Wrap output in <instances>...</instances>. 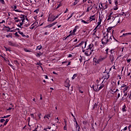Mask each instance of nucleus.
Wrapping results in <instances>:
<instances>
[{"mask_svg": "<svg viewBox=\"0 0 131 131\" xmlns=\"http://www.w3.org/2000/svg\"><path fill=\"white\" fill-rule=\"evenodd\" d=\"M42 47H41V45H40L38 47H37L36 49V51H37V50H38L39 51H40V50H41V48Z\"/></svg>", "mask_w": 131, "mask_h": 131, "instance_id": "obj_23", "label": "nucleus"}, {"mask_svg": "<svg viewBox=\"0 0 131 131\" xmlns=\"http://www.w3.org/2000/svg\"><path fill=\"white\" fill-rule=\"evenodd\" d=\"M107 41H106V36H104L101 40V43L104 46H106Z\"/></svg>", "mask_w": 131, "mask_h": 131, "instance_id": "obj_5", "label": "nucleus"}, {"mask_svg": "<svg viewBox=\"0 0 131 131\" xmlns=\"http://www.w3.org/2000/svg\"><path fill=\"white\" fill-rule=\"evenodd\" d=\"M83 43H84V41H82L80 43H79V46L80 47H81V46H82V45H83Z\"/></svg>", "mask_w": 131, "mask_h": 131, "instance_id": "obj_48", "label": "nucleus"}, {"mask_svg": "<svg viewBox=\"0 0 131 131\" xmlns=\"http://www.w3.org/2000/svg\"><path fill=\"white\" fill-rule=\"evenodd\" d=\"M57 23H58V22L55 21L52 24L47 25L46 27H48V28H51V27H53V26H54V25H56V24H57Z\"/></svg>", "mask_w": 131, "mask_h": 131, "instance_id": "obj_9", "label": "nucleus"}, {"mask_svg": "<svg viewBox=\"0 0 131 131\" xmlns=\"http://www.w3.org/2000/svg\"><path fill=\"white\" fill-rule=\"evenodd\" d=\"M125 87H126V85L124 84L121 86V89H123V88H124Z\"/></svg>", "mask_w": 131, "mask_h": 131, "instance_id": "obj_52", "label": "nucleus"}, {"mask_svg": "<svg viewBox=\"0 0 131 131\" xmlns=\"http://www.w3.org/2000/svg\"><path fill=\"white\" fill-rule=\"evenodd\" d=\"M65 86L66 88H68V89H69V88L70 87V84H69V83H65Z\"/></svg>", "mask_w": 131, "mask_h": 131, "instance_id": "obj_27", "label": "nucleus"}, {"mask_svg": "<svg viewBox=\"0 0 131 131\" xmlns=\"http://www.w3.org/2000/svg\"><path fill=\"white\" fill-rule=\"evenodd\" d=\"M4 121H6V120H5V119H1L0 120V122H1L2 123H3Z\"/></svg>", "mask_w": 131, "mask_h": 131, "instance_id": "obj_50", "label": "nucleus"}, {"mask_svg": "<svg viewBox=\"0 0 131 131\" xmlns=\"http://www.w3.org/2000/svg\"><path fill=\"white\" fill-rule=\"evenodd\" d=\"M84 55H85V56H87V57H89V56H91V54H90V53H88V51L85 52Z\"/></svg>", "mask_w": 131, "mask_h": 131, "instance_id": "obj_37", "label": "nucleus"}, {"mask_svg": "<svg viewBox=\"0 0 131 131\" xmlns=\"http://www.w3.org/2000/svg\"><path fill=\"white\" fill-rule=\"evenodd\" d=\"M36 65H38L40 67V68L42 69V67L41 66V65H42V63H40V62H36Z\"/></svg>", "mask_w": 131, "mask_h": 131, "instance_id": "obj_26", "label": "nucleus"}, {"mask_svg": "<svg viewBox=\"0 0 131 131\" xmlns=\"http://www.w3.org/2000/svg\"><path fill=\"white\" fill-rule=\"evenodd\" d=\"M38 12H39V8H38L34 11V12L36 13V14H38Z\"/></svg>", "mask_w": 131, "mask_h": 131, "instance_id": "obj_35", "label": "nucleus"}, {"mask_svg": "<svg viewBox=\"0 0 131 131\" xmlns=\"http://www.w3.org/2000/svg\"><path fill=\"white\" fill-rule=\"evenodd\" d=\"M18 33H19V34H20V35L22 36L23 37H25V36H26V35L24 34L23 32H21V31H18Z\"/></svg>", "mask_w": 131, "mask_h": 131, "instance_id": "obj_17", "label": "nucleus"}, {"mask_svg": "<svg viewBox=\"0 0 131 131\" xmlns=\"http://www.w3.org/2000/svg\"><path fill=\"white\" fill-rule=\"evenodd\" d=\"M0 3L2 5H6V2H5V0H0Z\"/></svg>", "mask_w": 131, "mask_h": 131, "instance_id": "obj_33", "label": "nucleus"}, {"mask_svg": "<svg viewBox=\"0 0 131 131\" xmlns=\"http://www.w3.org/2000/svg\"><path fill=\"white\" fill-rule=\"evenodd\" d=\"M114 3L116 7H117L118 6V0H114Z\"/></svg>", "mask_w": 131, "mask_h": 131, "instance_id": "obj_31", "label": "nucleus"}, {"mask_svg": "<svg viewBox=\"0 0 131 131\" xmlns=\"http://www.w3.org/2000/svg\"><path fill=\"white\" fill-rule=\"evenodd\" d=\"M131 61V59H127V63H129Z\"/></svg>", "mask_w": 131, "mask_h": 131, "instance_id": "obj_64", "label": "nucleus"}, {"mask_svg": "<svg viewBox=\"0 0 131 131\" xmlns=\"http://www.w3.org/2000/svg\"><path fill=\"white\" fill-rule=\"evenodd\" d=\"M58 3H59V4H58V5L57 6L56 9H59L60 8V7H62V1L60 2H58Z\"/></svg>", "mask_w": 131, "mask_h": 131, "instance_id": "obj_21", "label": "nucleus"}, {"mask_svg": "<svg viewBox=\"0 0 131 131\" xmlns=\"http://www.w3.org/2000/svg\"><path fill=\"white\" fill-rule=\"evenodd\" d=\"M111 40H112V36H110V38H108V37H107V38H106V41L107 45H110L111 43H112V42H111Z\"/></svg>", "mask_w": 131, "mask_h": 131, "instance_id": "obj_4", "label": "nucleus"}, {"mask_svg": "<svg viewBox=\"0 0 131 131\" xmlns=\"http://www.w3.org/2000/svg\"><path fill=\"white\" fill-rule=\"evenodd\" d=\"M35 55L36 56V57H37V58H39V57H40V54L38 53H35Z\"/></svg>", "mask_w": 131, "mask_h": 131, "instance_id": "obj_24", "label": "nucleus"}, {"mask_svg": "<svg viewBox=\"0 0 131 131\" xmlns=\"http://www.w3.org/2000/svg\"><path fill=\"white\" fill-rule=\"evenodd\" d=\"M94 47V44H90L88 48L87 49H88L89 51L91 50L92 51V50H93V48Z\"/></svg>", "mask_w": 131, "mask_h": 131, "instance_id": "obj_11", "label": "nucleus"}, {"mask_svg": "<svg viewBox=\"0 0 131 131\" xmlns=\"http://www.w3.org/2000/svg\"><path fill=\"white\" fill-rule=\"evenodd\" d=\"M27 120H28V122L29 124V122H30V117H28L27 119Z\"/></svg>", "mask_w": 131, "mask_h": 131, "instance_id": "obj_57", "label": "nucleus"}, {"mask_svg": "<svg viewBox=\"0 0 131 131\" xmlns=\"http://www.w3.org/2000/svg\"><path fill=\"white\" fill-rule=\"evenodd\" d=\"M81 22L82 23H84V24H89V23L85 21V20H83V19H81Z\"/></svg>", "mask_w": 131, "mask_h": 131, "instance_id": "obj_41", "label": "nucleus"}, {"mask_svg": "<svg viewBox=\"0 0 131 131\" xmlns=\"http://www.w3.org/2000/svg\"><path fill=\"white\" fill-rule=\"evenodd\" d=\"M71 32H72V31H70V34H69L68 36H67V38H68V37H70V36H71V35H71V33H72Z\"/></svg>", "mask_w": 131, "mask_h": 131, "instance_id": "obj_49", "label": "nucleus"}, {"mask_svg": "<svg viewBox=\"0 0 131 131\" xmlns=\"http://www.w3.org/2000/svg\"><path fill=\"white\" fill-rule=\"evenodd\" d=\"M89 19L90 22H92V21H95V20H96V15H91Z\"/></svg>", "mask_w": 131, "mask_h": 131, "instance_id": "obj_7", "label": "nucleus"}, {"mask_svg": "<svg viewBox=\"0 0 131 131\" xmlns=\"http://www.w3.org/2000/svg\"><path fill=\"white\" fill-rule=\"evenodd\" d=\"M91 7H92V5L86 9V12H90V8H91Z\"/></svg>", "mask_w": 131, "mask_h": 131, "instance_id": "obj_51", "label": "nucleus"}, {"mask_svg": "<svg viewBox=\"0 0 131 131\" xmlns=\"http://www.w3.org/2000/svg\"><path fill=\"white\" fill-rule=\"evenodd\" d=\"M37 116H38V119H40V118H41V117H40V116H41V113H39L38 115H37Z\"/></svg>", "mask_w": 131, "mask_h": 131, "instance_id": "obj_44", "label": "nucleus"}, {"mask_svg": "<svg viewBox=\"0 0 131 131\" xmlns=\"http://www.w3.org/2000/svg\"><path fill=\"white\" fill-rule=\"evenodd\" d=\"M79 47H80V45H76L74 48H79Z\"/></svg>", "mask_w": 131, "mask_h": 131, "instance_id": "obj_63", "label": "nucleus"}, {"mask_svg": "<svg viewBox=\"0 0 131 131\" xmlns=\"http://www.w3.org/2000/svg\"><path fill=\"white\" fill-rule=\"evenodd\" d=\"M9 120H10V119H7L6 120L4 124V125H5V126L7 125V124H8V122H9Z\"/></svg>", "mask_w": 131, "mask_h": 131, "instance_id": "obj_28", "label": "nucleus"}, {"mask_svg": "<svg viewBox=\"0 0 131 131\" xmlns=\"http://www.w3.org/2000/svg\"><path fill=\"white\" fill-rule=\"evenodd\" d=\"M84 49H85V48H86V41H84Z\"/></svg>", "mask_w": 131, "mask_h": 131, "instance_id": "obj_59", "label": "nucleus"}, {"mask_svg": "<svg viewBox=\"0 0 131 131\" xmlns=\"http://www.w3.org/2000/svg\"><path fill=\"white\" fill-rule=\"evenodd\" d=\"M79 28V26H76L74 29V30H73L72 32H71V35H76V34H75V33L76 32V31H77V29H78Z\"/></svg>", "mask_w": 131, "mask_h": 131, "instance_id": "obj_3", "label": "nucleus"}, {"mask_svg": "<svg viewBox=\"0 0 131 131\" xmlns=\"http://www.w3.org/2000/svg\"><path fill=\"white\" fill-rule=\"evenodd\" d=\"M30 116H31L32 118H33V119H34V114H31Z\"/></svg>", "mask_w": 131, "mask_h": 131, "instance_id": "obj_54", "label": "nucleus"}, {"mask_svg": "<svg viewBox=\"0 0 131 131\" xmlns=\"http://www.w3.org/2000/svg\"><path fill=\"white\" fill-rule=\"evenodd\" d=\"M74 14V13H73L71 14V16L70 17H69L66 20L67 21H68V20H69L70 19H71V18H72V16H73V15Z\"/></svg>", "mask_w": 131, "mask_h": 131, "instance_id": "obj_32", "label": "nucleus"}, {"mask_svg": "<svg viewBox=\"0 0 131 131\" xmlns=\"http://www.w3.org/2000/svg\"><path fill=\"white\" fill-rule=\"evenodd\" d=\"M14 35H15V37H20V35L18 34V32H15Z\"/></svg>", "mask_w": 131, "mask_h": 131, "instance_id": "obj_34", "label": "nucleus"}, {"mask_svg": "<svg viewBox=\"0 0 131 131\" xmlns=\"http://www.w3.org/2000/svg\"><path fill=\"white\" fill-rule=\"evenodd\" d=\"M110 59L111 60L112 62H113V61H114V60H115L114 56H113V55H111Z\"/></svg>", "mask_w": 131, "mask_h": 131, "instance_id": "obj_30", "label": "nucleus"}, {"mask_svg": "<svg viewBox=\"0 0 131 131\" xmlns=\"http://www.w3.org/2000/svg\"><path fill=\"white\" fill-rule=\"evenodd\" d=\"M126 109H127V107H126V105L124 104L122 108V112H126Z\"/></svg>", "mask_w": 131, "mask_h": 131, "instance_id": "obj_12", "label": "nucleus"}, {"mask_svg": "<svg viewBox=\"0 0 131 131\" xmlns=\"http://www.w3.org/2000/svg\"><path fill=\"white\" fill-rule=\"evenodd\" d=\"M38 127H39V126L37 125V127L35 128V129L33 130L32 131H39V130H38Z\"/></svg>", "mask_w": 131, "mask_h": 131, "instance_id": "obj_40", "label": "nucleus"}, {"mask_svg": "<svg viewBox=\"0 0 131 131\" xmlns=\"http://www.w3.org/2000/svg\"><path fill=\"white\" fill-rule=\"evenodd\" d=\"M110 77V75H109V73H107L106 75L105 76V79H109Z\"/></svg>", "mask_w": 131, "mask_h": 131, "instance_id": "obj_22", "label": "nucleus"}, {"mask_svg": "<svg viewBox=\"0 0 131 131\" xmlns=\"http://www.w3.org/2000/svg\"><path fill=\"white\" fill-rule=\"evenodd\" d=\"M97 27H95V28L93 30L94 33H93V35H96V32H97Z\"/></svg>", "mask_w": 131, "mask_h": 131, "instance_id": "obj_29", "label": "nucleus"}, {"mask_svg": "<svg viewBox=\"0 0 131 131\" xmlns=\"http://www.w3.org/2000/svg\"><path fill=\"white\" fill-rule=\"evenodd\" d=\"M127 35H131V33H123V35L122 36H121V37L127 36Z\"/></svg>", "mask_w": 131, "mask_h": 131, "instance_id": "obj_15", "label": "nucleus"}, {"mask_svg": "<svg viewBox=\"0 0 131 131\" xmlns=\"http://www.w3.org/2000/svg\"><path fill=\"white\" fill-rule=\"evenodd\" d=\"M127 130V126H126V127H125L124 128H123V130Z\"/></svg>", "mask_w": 131, "mask_h": 131, "instance_id": "obj_61", "label": "nucleus"}, {"mask_svg": "<svg viewBox=\"0 0 131 131\" xmlns=\"http://www.w3.org/2000/svg\"><path fill=\"white\" fill-rule=\"evenodd\" d=\"M100 25H101V22L98 21V22L97 23V26H96V28H98V26H100Z\"/></svg>", "mask_w": 131, "mask_h": 131, "instance_id": "obj_47", "label": "nucleus"}, {"mask_svg": "<svg viewBox=\"0 0 131 131\" xmlns=\"http://www.w3.org/2000/svg\"><path fill=\"white\" fill-rule=\"evenodd\" d=\"M27 16H25L23 14H21L20 16V18L21 19L20 20V21H23V22H25V18H27Z\"/></svg>", "mask_w": 131, "mask_h": 131, "instance_id": "obj_10", "label": "nucleus"}, {"mask_svg": "<svg viewBox=\"0 0 131 131\" xmlns=\"http://www.w3.org/2000/svg\"><path fill=\"white\" fill-rule=\"evenodd\" d=\"M108 8V5H107V4H106L105 5V6H104L103 7V10H106V9H107Z\"/></svg>", "mask_w": 131, "mask_h": 131, "instance_id": "obj_42", "label": "nucleus"}, {"mask_svg": "<svg viewBox=\"0 0 131 131\" xmlns=\"http://www.w3.org/2000/svg\"><path fill=\"white\" fill-rule=\"evenodd\" d=\"M4 48H5V50L7 52H8H8H11V49H10L6 47V46H4Z\"/></svg>", "mask_w": 131, "mask_h": 131, "instance_id": "obj_36", "label": "nucleus"}, {"mask_svg": "<svg viewBox=\"0 0 131 131\" xmlns=\"http://www.w3.org/2000/svg\"><path fill=\"white\" fill-rule=\"evenodd\" d=\"M76 127L77 128L78 127V130L77 131H80V127L79 125H78V123H77V121H76Z\"/></svg>", "mask_w": 131, "mask_h": 131, "instance_id": "obj_20", "label": "nucleus"}, {"mask_svg": "<svg viewBox=\"0 0 131 131\" xmlns=\"http://www.w3.org/2000/svg\"><path fill=\"white\" fill-rule=\"evenodd\" d=\"M114 11H117V10H118V7L116 6L115 8H114Z\"/></svg>", "mask_w": 131, "mask_h": 131, "instance_id": "obj_62", "label": "nucleus"}, {"mask_svg": "<svg viewBox=\"0 0 131 131\" xmlns=\"http://www.w3.org/2000/svg\"><path fill=\"white\" fill-rule=\"evenodd\" d=\"M59 16H60V15H58L56 16H51L50 17L48 18V21L49 22H54L56 19L58 18Z\"/></svg>", "mask_w": 131, "mask_h": 131, "instance_id": "obj_2", "label": "nucleus"}, {"mask_svg": "<svg viewBox=\"0 0 131 131\" xmlns=\"http://www.w3.org/2000/svg\"><path fill=\"white\" fill-rule=\"evenodd\" d=\"M86 52H88V53L89 54H90V55H92V53H93V52H94V48H93V49L92 50H89L88 49H86Z\"/></svg>", "mask_w": 131, "mask_h": 131, "instance_id": "obj_16", "label": "nucleus"}, {"mask_svg": "<svg viewBox=\"0 0 131 131\" xmlns=\"http://www.w3.org/2000/svg\"><path fill=\"white\" fill-rule=\"evenodd\" d=\"M108 51H109V49L107 48L106 49H105L106 55H108Z\"/></svg>", "mask_w": 131, "mask_h": 131, "instance_id": "obj_55", "label": "nucleus"}, {"mask_svg": "<svg viewBox=\"0 0 131 131\" xmlns=\"http://www.w3.org/2000/svg\"><path fill=\"white\" fill-rule=\"evenodd\" d=\"M127 90H128V86L125 87L123 89H122L123 93L125 94L126 92H127Z\"/></svg>", "mask_w": 131, "mask_h": 131, "instance_id": "obj_18", "label": "nucleus"}, {"mask_svg": "<svg viewBox=\"0 0 131 131\" xmlns=\"http://www.w3.org/2000/svg\"><path fill=\"white\" fill-rule=\"evenodd\" d=\"M77 74H74L73 76V77H72V80H73V79H74L76 77H77Z\"/></svg>", "mask_w": 131, "mask_h": 131, "instance_id": "obj_25", "label": "nucleus"}, {"mask_svg": "<svg viewBox=\"0 0 131 131\" xmlns=\"http://www.w3.org/2000/svg\"><path fill=\"white\" fill-rule=\"evenodd\" d=\"M11 116V115H8L7 116H4V117H2V118H8V117H10Z\"/></svg>", "mask_w": 131, "mask_h": 131, "instance_id": "obj_39", "label": "nucleus"}, {"mask_svg": "<svg viewBox=\"0 0 131 131\" xmlns=\"http://www.w3.org/2000/svg\"><path fill=\"white\" fill-rule=\"evenodd\" d=\"M50 118H51V114H48L44 116V119H46V118H47V119H50Z\"/></svg>", "mask_w": 131, "mask_h": 131, "instance_id": "obj_14", "label": "nucleus"}, {"mask_svg": "<svg viewBox=\"0 0 131 131\" xmlns=\"http://www.w3.org/2000/svg\"><path fill=\"white\" fill-rule=\"evenodd\" d=\"M6 37H8V38H9V37H12V34L6 35Z\"/></svg>", "mask_w": 131, "mask_h": 131, "instance_id": "obj_45", "label": "nucleus"}, {"mask_svg": "<svg viewBox=\"0 0 131 131\" xmlns=\"http://www.w3.org/2000/svg\"><path fill=\"white\" fill-rule=\"evenodd\" d=\"M105 86V85L104 84H101L100 86H99V89L98 90H95V92H99V91H100V90H102L104 87Z\"/></svg>", "mask_w": 131, "mask_h": 131, "instance_id": "obj_13", "label": "nucleus"}, {"mask_svg": "<svg viewBox=\"0 0 131 131\" xmlns=\"http://www.w3.org/2000/svg\"><path fill=\"white\" fill-rule=\"evenodd\" d=\"M124 15L125 16H126V13H125L124 12H122V14H121V16H123Z\"/></svg>", "mask_w": 131, "mask_h": 131, "instance_id": "obj_53", "label": "nucleus"}, {"mask_svg": "<svg viewBox=\"0 0 131 131\" xmlns=\"http://www.w3.org/2000/svg\"><path fill=\"white\" fill-rule=\"evenodd\" d=\"M110 52H111V54H113V53H114V50L112 49L111 50H110Z\"/></svg>", "mask_w": 131, "mask_h": 131, "instance_id": "obj_58", "label": "nucleus"}, {"mask_svg": "<svg viewBox=\"0 0 131 131\" xmlns=\"http://www.w3.org/2000/svg\"><path fill=\"white\" fill-rule=\"evenodd\" d=\"M9 46H11V47H16L17 46V43L16 42H13L11 41H8Z\"/></svg>", "mask_w": 131, "mask_h": 131, "instance_id": "obj_6", "label": "nucleus"}, {"mask_svg": "<svg viewBox=\"0 0 131 131\" xmlns=\"http://www.w3.org/2000/svg\"><path fill=\"white\" fill-rule=\"evenodd\" d=\"M126 96H127V92L124 93L123 97H126Z\"/></svg>", "mask_w": 131, "mask_h": 131, "instance_id": "obj_60", "label": "nucleus"}, {"mask_svg": "<svg viewBox=\"0 0 131 131\" xmlns=\"http://www.w3.org/2000/svg\"><path fill=\"white\" fill-rule=\"evenodd\" d=\"M111 91L113 93L112 94H115V93H116V91H115V88L113 90L111 89Z\"/></svg>", "mask_w": 131, "mask_h": 131, "instance_id": "obj_46", "label": "nucleus"}, {"mask_svg": "<svg viewBox=\"0 0 131 131\" xmlns=\"http://www.w3.org/2000/svg\"><path fill=\"white\" fill-rule=\"evenodd\" d=\"M105 59V57H102V56H100L98 58L94 57L93 58V61L95 63V66H98V65H101V62L104 61Z\"/></svg>", "mask_w": 131, "mask_h": 131, "instance_id": "obj_1", "label": "nucleus"}, {"mask_svg": "<svg viewBox=\"0 0 131 131\" xmlns=\"http://www.w3.org/2000/svg\"><path fill=\"white\" fill-rule=\"evenodd\" d=\"M34 27H35V26H34V24H33L31 26V27H30V29H34Z\"/></svg>", "mask_w": 131, "mask_h": 131, "instance_id": "obj_38", "label": "nucleus"}, {"mask_svg": "<svg viewBox=\"0 0 131 131\" xmlns=\"http://www.w3.org/2000/svg\"><path fill=\"white\" fill-rule=\"evenodd\" d=\"M109 20H112V22L115 20V18H114V16L108 15L107 18V21H109Z\"/></svg>", "mask_w": 131, "mask_h": 131, "instance_id": "obj_8", "label": "nucleus"}, {"mask_svg": "<svg viewBox=\"0 0 131 131\" xmlns=\"http://www.w3.org/2000/svg\"><path fill=\"white\" fill-rule=\"evenodd\" d=\"M119 98H120V93L118 94L117 99H119Z\"/></svg>", "mask_w": 131, "mask_h": 131, "instance_id": "obj_56", "label": "nucleus"}, {"mask_svg": "<svg viewBox=\"0 0 131 131\" xmlns=\"http://www.w3.org/2000/svg\"><path fill=\"white\" fill-rule=\"evenodd\" d=\"M25 52H26L27 53L30 52L31 51L28 50L27 49L25 48L24 49Z\"/></svg>", "mask_w": 131, "mask_h": 131, "instance_id": "obj_43", "label": "nucleus"}, {"mask_svg": "<svg viewBox=\"0 0 131 131\" xmlns=\"http://www.w3.org/2000/svg\"><path fill=\"white\" fill-rule=\"evenodd\" d=\"M14 20H15V22L16 23H18V22H21V20L19 19L17 17H14Z\"/></svg>", "mask_w": 131, "mask_h": 131, "instance_id": "obj_19", "label": "nucleus"}]
</instances>
